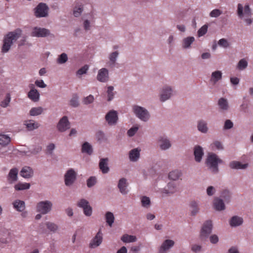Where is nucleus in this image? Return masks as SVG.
<instances>
[{
	"instance_id": "nucleus-25",
	"label": "nucleus",
	"mask_w": 253,
	"mask_h": 253,
	"mask_svg": "<svg viewBox=\"0 0 253 253\" xmlns=\"http://www.w3.org/2000/svg\"><path fill=\"white\" fill-rule=\"evenodd\" d=\"M229 166L232 169H245L248 167L249 164L248 163L243 164L240 162L233 161L229 163Z\"/></svg>"
},
{
	"instance_id": "nucleus-29",
	"label": "nucleus",
	"mask_w": 253,
	"mask_h": 253,
	"mask_svg": "<svg viewBox=\"0 0 253 253\" xmlns=\"http://www.w3.org/2000/svg\"><path fill=\"white\" fill-rule=\"evenodd\" d=\"M40 93L38 90L33 87L28 93V97L34 102H38L40 99Z\"/></svg>"
},
{
	"instance_id": "nucleus-60",
	"label": "nucleus",
	"mask_w": 253,
	"mask_h": 253,
	"mask_svg": "<svg viewBox=\"0 0 253 253\" xmlns=\"http://www.w3.org/2000/svg\"><path fill=\"white\" fill-rule=\"evenodd\" d=\"M218 44L219 46L224 48H227L229 46V43L225 39H221L219 40Z\"/></svg>"
},
{
	"instance_id": "nucleus-30",
	"label": "nucleus",
	"mask_w": 253,
	"mask_h": 253,
	"mask_svg": "<svg viewBox=\"0 0 253 253\" xmlns=\"http://www.w3.org/2000/svg\"><path fill=\"white\" fill-rule=\"evenodd\" d=\"M34 174L33 170L32 168L29 167H23L20 171V175L21 176L25 178H29L33 176Z\"/></svg>"
},
{
	"instance_id": "nucleus-49",
	"label": "nucleus",
	"mask_w": 253,
	"mask_h": 253,
	"mask_svg": "<svg viewBox=\"0 0 253 253\" xmlns=\"http://www.w3.org/2000/svg\"><path fill=\"white\" fill-rule=\"evenodd\" d=\"M68 60L67 54L65 53H62L59 55L56 62L58 64H62L66 63Z\"/></svg>"
},
{
	"instance_id": "nucleus-9",
	"label": "nucleus",
	"mask_w": 253,
	"mask_h": 253,
	"mask_svg": "<svg viewBox=\"0 0 253 253\" xmlns=\"http://www.w3.org/2000/svg\"><path fill=\"white\" fill-rule=\"evenodd\" d=\"M52 206V202L48 200L40 202L37 205V211L42 214H47L51 211Z\"/></svg>"
},
{
	"instance_id": "nucleus-37",
	"label": "nucleus",
	"mask_w": 253,
	"mask_h": 253,
	"mask_svg": "<svg viewBox=\"0 0 253 253\" xmlns=\"http://www.w3.org/2000/svg\"><path fill=\"white\" fill-rule=\"evenodd\" d=\"M13 205L14 208L18 211H23L25 209V202L23 201L16 200Z\"/></svg>"
},
{
	"instance_id": "nucleus-54",
	"label": "nucleus",
	"mask_w": 253,
	"mask_h": 253,
	"mask_svg": "<svg viewBox=\"0 0 253 253\" xmlns=\"http://www.w3.org/2000/svg\"><path fill=\"white\" fill-rule=\"evenodd\" d=\"M211 146L212 149H214V148L218 150H221L223 149V147L221 143V142L216 140L214 141L211 144Z\"/></svg>"
},
{
	"instance_id": "nucleus-41",
	"label": "nucleus",
	"mask_w": 253,
	"mask_h": 253,
	"mask_svg": "<svg viewBox=\"0 0 253 253\" xmlns=\"http://www.w3.org/2000/svg\"><path fill=\"white\" fill-rule=\"evenodd\" d=\"M30 184L29 183H21L19 182L14 185V188L16 191H21L29 189L30 187Z\"/></svg>"
},
{
	"instance_id": "nucleus-20",
	"label": "nucleus",
	"mask_w": 253,
	"mask_h": 253,
	"mask_svg": "<svg viewBox=\"0 0 253 253\" xmlns=\"http://www.w3.org/2000/svg\"><path fill=\"white\" fill-rule=\"evenodd\" d=\"M109 159L108 158H101L99 163V168L103 174L108 173L110 168L108 166Z\"/></svg>"
},
{
	"instance_id": "nucleus-32",
	"label": "nucleus",
	"mask_w": 253,
	"mask_h": 253,
	"mask_svg": "<svg viewBox=\"0 0 253 253\" xmlns=\"http://www.w3.org/2000/svg\"><path fill=\"white\" fill-rule=\"evenodd\" d=\"M222 73L220 71L213 72L211 75L210 81L215 84L218 81L222 79Z\"/></svg>"
},
{
	"instance_id": "nucleus-22",
	"label": "nucleus",
	"mask_w": 253,
	"mask_h": 253,
	"mask_svg": "<svg viewBox=\"0 0 253 253\" xmlns=\"http://www.w3.org/2000/svg\"><path fill=\"white\" fill-rule=\"evenodd\" d=\"M127 183L126 178H122L119 180L118 187L119 189L120 192L122 194L126 195L127 193Z\"/></svg>"
},
{
	"instance_id": "nucleus-1",
	"label": "nucleus",
	"mask_w": 253,
	"mask_h": 253,
	"mask_svg": "<svg viewBox=\"0 0 253 253\" xmlns=\"http://www.w3.org/2000/svg\"><path fill=\"white\" fill-rule=\"evenodd\" d=\"M237 14L239 18L244 20L248 25H250L253 22L252 12L250 5L246 4L244 6L241 3L237 5Z\"/></svg>"
},
{
	"instance_id": "nucleus-4",
	"label": "nucleus",
	"mask_w": 253,
	"mask_h": 253,
	"mask_svg": "<svg viewBox=\"0 0 253 253\" xmlns=\"http://www.w3.org/2000/svg\"><path fill=\"white\" fill-rule=\"evenodd\" d=\"M132 111L135 116L142 121L147 122L150 117L148 111L143 107L136 105H133Z\"/></svg>"
},
{
	"instance_id": "nucleus-11",
	"label": "nucleus",
	"mask_w": 253,
	"mask_h": 253,
	"mask_svg": "<svg viewBox=\"0 0 253 253\" xmlns=\"http://www.w3.org/2000/svg\"><path fill=\"white\" fill-rule=\"evenodd\" d=\"M78 207L83 210L84 213L86 216H90L92 213V208L88 201L85 199H80L77 204Z\"/></svg>"
},
{
	"instance_id": "nucleus-55",
	"label": "nucleus",
	"mask_w": 253,
	"mask_h": 253,
	"mask_svg": "<svg viewBox=\"0 0 253 253\" xmlns=\"http://www.w3.org/2000/svg\"><path fill=\"white\" fill-rule=\"evenodd\" d=\"M222 11L219 9H214L210 13V16L211 17L216 18L222 14Z\"/></svg>"
},
{
	"instance_id": "nucleus-64",
	"label": "nucleus",
	"mask_w": 253,
	"mask_h": 253,
	"mask_svg": "<svg viewBox=\"0 0 253 253\" xmlns=\"http://www.w3.org/2000/svg\"><path fill=\"white\" fill-rule=\"evenodd\" d=\"M209 237L210 238V241L211 243L212 244H215L219 241L218 237L216 235H215V234L212 235Z\"/></svg>"
},
{
	"instance_id": "nucleus-24",
	"label": "nucleus",
	"mask_w": 253,
	"mask_h": 253,
	"mask_svg": "<svg viewBox=\"0 0 253 253\" xmlns=\"http://www.w3.org/2000/svg\"><path fill=\"white\" fill-rule=\"evenodd\" d=\"M140 151L138 148L131 150L129 152V160L133 162H137L140 158Z\"/></svg>"
},
{
	"instance_id": "nucleus-46",
	"label": "nucleus",
	"mask_w": 253,
	"mask_h": 253,
	"mask_svg": "<svg viewBox=\"0 0 253 253\" xmlns=\"http://www.w3.org/2000/svg\"><path fill=\"white\" fill-rule=\"evenodd\" d=\"M141 205L145 208H149L151 205V201L149 197L147 196H142L141 198Z\"/></svg>"
},
{
	"instance_id": "nucleus-50",
	"label": "nucleus",
	"mask_w": 253,
	"mask_h": 253,
	"mask_svg": "<svg viewBox=\"0 0 253 253\" xmlns=\"http://www.w3.org/2000/svg\"><path fill=\"white\" fill-rule=\"evenodd\" d=\"M47 228L51 232H55L58 229V226L54 223L46 222L45 223Z\"/></svg>"
},
{
	"instance_id": "nucleus-8",
	"label": "nucleus",
	"mask_w": 253,
	"mask_h": 253,
	"mask_svg": "<svg viewBox=\"0 0 253 253\" xmlns=\"http://www.w3.org/2000/svg\"><path fill=\"white\" fill-rule=\"evenodd\" d=\"M173 88L169 85H165L161 89L160 93V100L162 102L169 99L173 95Z\"/></svg>"
},
{
	"instance_id": "nucleus-2",
	"label": "nucleus",
	"mask_w": 253,
	"mask_h": 253,
	"mask_svg": "<svg viewBox=\"0 0 253 253\" xmlns=\"http://www.w3.org/2000/svg\"><path fill=\"white\" fill-rule=\"evenodd\" d=\"M22 31L20 29L8 33L4 37L1 51L6 53L8 51L11 46L15 41L18 39L21 35Z\"/></svg>"
},
{
	"instance_id": "nucleus-7",
	"label": "nucleus",
	"mask_w": 253,
	"mask_h": 253,
	"mask_svg": "<svg viewBox=\"0 0 253 253\" xmlns=\"http://www.w3.org/2000/svg\"><path fill=\"white\" fill-rule=\"evenodd\" d=\"M212 228L211 220H208L204 223L200 232V238L202 240H206L209 238L212 232Z\"/></svg>"
},
{
	"instance_id": "nucleus-5",
	"label": "nucleus",
	"mask_w": 253,
	"mask_h": 253,
	"mask_svg": "<svg viewBox=\"0 0 253 253\" xmlns=\"http://www.w3.org/2000/svg\"><path fill=\"white\" fill-rule=\"evenodd\" d=\"M49 8L43 2L39 3L34 9V15L37 18L47 17L49 15Z\"/></svg>"
},
{
	"instance_id": "nucleus-39",
	"label": "nucleus",
	"mask_w": 253,
	"mask_h": 253,
	"mask_svg": "<svg viewBox=\"0 0 253 253\" xmlns=\"http://www.w3.org/2000/svg\"><path fill=\"white\" fill-rule=\"evenodd\" d=\"M190 207L191 208V214L195 216L199 211V204L198 202L193 201L190 203Z\"/></svg>"
},
{
	"instance_id": "nucleus-53",
	"label": "nucleus",
	"mask_w": 253,
	"mask_h": 253,
	"mask_svg": "<svg viewBox=\"0 0 253 253\" xmlns=\"http://www.w3.org/2000/svg\"><path fill=\"white\" fill-rule=\"evenodd\" d=\"M221 196L224 199L225 202H229L231 198V194L229 190H225L222 192Z\"/></svg>"
},
{
	"instance_id": "nucleus-18",
	"label": "nucleus",
	"mask_w": 253,
	"mask_h": 253,
	"mask_svg": "<svg viewBox=\"0 0 253 253\" xmlns=\"http://www.w3.org/2000/svg\"><path fill=\"white\" fill-rule=\"evenodd\" d=\"M177 190L176 184L173 182H169L166 187L162 189L161 192L166 195H171L175 193Z\"/></svg>"
},
{
	"instance_id": "nucleus-47",
	"label": "nucleus",
	"mask_w": 253,
	"mask_h": 253,
	"mask_svg": "<svg viewBox=\"0 0 253 253\" xmlns=\"http://www.w3.org/2000/svg\"><path fill=\"white\" fill-rule=\"evenodd\" d=\"M70 105L72 107L76 108L79 106V96L77 94H74L70 100Z\"/></svg>"
},
{
	"instance_id": "nucleus-3",
	"label": "nucleus",
	"mask_w": 253,
	"mask_h": 253,
	"mask_svg": "<svg viewBox=\"0 0 253 253\" xmlns=\"http://www.w3.org/2000/svg\"><path fill=\"white\" fill-rule=\"evenodd\" d=\"M223 161L219 158L218 156L213 153H209L208 155L206 164L208 169L214 174L219 171L218 164H222Z\"/></svg>"
},
{
	"instance_id": "nucleus-52",
	"label": "nucleus",
	"mask_w": 253,
	"mask_h": 253,
	"mask_svg": "<svg viewBox=\"0 0 253 253\" xmlns=\"http://www.w3.org/2000/svg\"><path fill=\"white\" fill-rule=\"evenodd\" d=\"M11 96L10 93H8L6 94L5 98L1 102L0 106L3 108L7 107L10 102Z\"/></svg>"
},
{
	"instance_id": "nucleus-6",
	"label": "nucleus",
	"mask_w": 253,
	"mask_h": 253,
	"mask_svg": "<svg viewBox=\"0 0 253 253\" xmlns=\"http://www.w3.org/2000/svg\"><path fill=\"white\" fill-rule=\"evenodd\" d=\"M32 37L37 38H45L47 37H54V35L51 34L50 30L45 28L35 27L33 28L31 33Z\"/></svg>"
},
{
	"instance_id": "nucleus-62",
	"label": "nucleus",
	"mask_w": 253,
	"mask_h": 253,
	"mask_svg": "<svg viewBox=\"0 0 253 253\" xmlns=\"http://www.w3.org/2000/svg\"><path fill=\"white\" fill-rule=\"evenodd\" d=\"M88 69V66L85 65L78 70L77 74L79 75L84 74L86 73Z\"/></svg>"
},
{
	"instance_id": "nucleus-26",
	"label": "nucleus",
	"mask_w": 253,
	"mask_h": 253,
	"mask_svg": "<svg viewBox=\"0 0 253 253\" xmlns=\"http://www.w3.org/2000/svg\"><path fill=\"white\" fill-rule=\"evenodd\" d=\"M119 55V52L118 51H114L109 55V61L107 63L109 67L113 68L115 66Z\"/></svg>"
},
{
	"instance_id": "nucleus-23",
	"label": "nucleus",
	"mask_w": 253,
	"mask_h": 253,
	"mask_svg": "<svg viewBox=\"0 0 253 253\" xmlns=\"http://www.w3.org/2000/svg\"><path fill=\"white\" fill-rule=\"evenodd\" d=\"M213 205L214 209L217 211H223L225 209V206L223 200L217 197L214 198Z\"/></svg>"
},
{
	"instance_id": "nucleus-35",
	"label": "nucleus",
	"mask_w": 253,
	"mask_h": 253,
	"mask_svg": "<svg viewBox=\"0 0 253 253\" xmlns=\"http://www.w3.org/2000/svg\"><path fill=\"white\" fill-rule=\"evenodd\" d=\"M195 41V38L193 37H188L182 40V47L185 49L190 47L191 44Z\"/></svg>"
},
{
	"instance_id": "nucleus-10",
	"label": "nucleus",
	"mask_w": 253,
	"mask_h": 253,
	"mask_svg": "<svg viewBox=\"0 0 253 253\" xmlns=\"http://www.w3.org/2000/svg\"><path fill=\"white\" fill-rule=\"evenodd\" d=\"M160 149L163 151L169 149L171 147V143L169 137L165 135L159 136L157 140Z\"/></svg>"
},
{
	"instance_id": "nucleus-28",
	"label": "nucleus",
	"mask_w": 253,
	"mask_h": 253,
	"mask_svg": "<svg viewBox=\"0 0 253 253\" xmlns=\"http://www.w3.org/2000/svg\"><path fill=\"white\" fill-rule=\"evenodd\" d=\"M198 130L203 133H207L209 130L207 122L204 120H200L197 123Z\"/></svg>"
},
{
	"instance_id": "nucleus-33",
	"label": "nucleus",
	"mask_w": 253,
	"mask_h": 253,
	"mask_svg": "<svg viewBox=\"0 0 253 253\" xmlns=\"http://www.w3.org/2000/svg\"><path fill=\"white\" fill-rule=\"evenodd\" d=\"M81 151L83 153L91 155L93 153L92 146L88 142H85L82 145Z\"/></svg>"
},
{
	"instance_id": "nucleus-15",
	"label": "nucleus",
	"mask_w": 253,
	"mask_h": 253,
	"mask_svg": "<svg viewBox=\"0 0 253 253\" xmlns=\"http://www.w3.org/2000/svg\"><path fill=\"white\" fill-rule=\"evenodd\" d=\"M97 80L101 83H106L109 80V71L105 68L99 70L96 77Z\"/></svg>"
},
{
	"instance_id": "nucleus-38",
	"label": "nucleus",
	"mask_w": 253,
	"mask_h": 253,
	"mask_svg": "<svg viewBox=\"0 0 253 253\" xmlns=\"http://www.w3.org/2000/svg\"><path fill=\"white\" fill-rule=\"evenodd\" d=\"M182 175L181 172L177 169L174 170L169 173V177L173 181L178 180Z\"/></svg>"
},
{
	"instance_id": "nucleus-57",
	"label": "nucleus",
	"mask_w": 253,
	"mask_h": 253,
	"mask_svg": "<svg viewBox=\"0 0 253 253\" xmlns=\"http://www.w3.org/2000/svg\"><path fill=\"white\" fill-rule=\"evenodd\" d=\"M208 27L207 25H204L201 28H200V29L198 31V36L200 37L206 34L208 31Z\"/></svg>"
},
{
	"instance_id": "nucleus-17",
	"label": "nucleus",
	"mask_w": 253,
	"mask_h": 253,
	"mask_svg": "<svg viewBox=\"0 0 253 253\" xmlns=\"http://www.w3.org/2000/svg\"><path fill=\"white\" fill-rule=\"evenodd\" d=\"M102 234L100 230L95 236L91 240L89 243V247L94 249L98 247L102 242Z\"/></svg>"
},
{
	"instance_id": "nucleus-61",
	"label": "nucleus",
	"mask_w": 253,
	"mask_h": 253,
	"mask_svg": "<svg viewBox=\"0 0 253 253\" xmlns=\"http://www.w3.org/2000/svg\"><path fill=\"white\" fill-rule=\"evenodd\" d=\"M138 130V127L137 126H133L130 128L127 131V135L129 137H132L136 133V132Z\"/></svg>"
},
{
	"instance_id": "nucleus-21",
	"label": "nucleus",
	"mask_w": 253,
	"mask_h": 253,
	"mask_svg": "<svg viewBox=\"0 0 253 253\" xmlns=\"http://www.w3.org/2000/svg\"><path fill=\"white\" fill-rule=\"evenodd\" d=\"M204 154V151L201 146L200 145H196L194 147V155L196 162L198 163L201 162Z\"/></svg>"
},
{
	"instance_id": "nucleus-34",
	"label": "nucleus",
	"mask_w": 253,
	"mask_h": 253,
	"mask_svg": "<svg viewBox=\"0 0 253 253\" xmlns=\"http://www.w3.org/2000/svg\"><path fill=\"white\" fill-rule=\"evenodd\" d=\"M83 10V5L78 3L73 8V14L75 17H79L81 15Z\"/></svg>"
},
{
	"instance_id": "nucleus-13",
	"label": "nucleus",
	"mask_w": 253,
	"mask_h": 253,
	"mask_svg": "<svg viewBox=\"0 0 253 253\" xmlns=\"http://www.w3.org/2000/svg\"><path fill=\"white\" fill-rule=\"evenodd\" d=\"M105 120L109 126L115 125L118 120L117 111L115 110L109 111L105 116Z\"/></svg>"
},
{
	"instance_id": "nucleus-48",
	"label": "nucleus",
	"mask_w": 253,
	"mask_h": 253,
	"mask_svg": "<svg viewBox=\"0 0 253 253\" xmlns=\"http://www.w3.org/2000/svg\"><path fill=\"white\" fill-rule=\"evenodd\" d=\"M114 87L113 86H109L107 87V101H111L114 97L115 93L114 92Z\"/></svg>"
},
{
	"instance_id": "nucleus-40",
	"label": "nucleus",
	"mask_w": 253,
	"mask_h": 253,
	"mask_svg": "<svg viewBox=\"0 0 253 253\" xmlns=\"http://www.w3.org/2000/svg\"><path fill=\"white\" fill-rule=\"evenodd\" d=\"M11 139L7 135L0 134V145L2 146L7 145L10 142Z\"/></svg>"
},
{
	"instance_id": "nucleus-44",
	"label": "nucleus",
	"mask_w": 253,
	"mask_h": 253,
	"mask_svg": "<svg viewBox=\"0 0 253 253\" xmlns=\"http://www.w3.org/2000/svg\"><path fill=\"white\" fill-rule=\"evenodd\" d=\"M105 219L107 224L111 227L115 220L113 213L110 211H107L105 214Z\"/></svg>"
},
{
	"instance_id": "nucleus-58",
	"label": "nucleus",
	"mask_w": 253,
	"mask_h": 253,
	"mask_svg": "<svg viewBox=\"0 0 253 253\" xmlns=\"http://www.w3.org/2000/svg\"><path fill=\"white\" fill-rule=\"evenodd\" d=\"M233 127V123L230 120H226L224 124L223 129L225 130L229 129Z\"/></svg>"
},
{
	"instance_id": "nucleus-43",
	"label": "nucleus",
	"mask_w": 253,
	"mask_h": 253,
	"mask_svg": "<svg viewBox=\"0 0 253 253\" xmlns=\"http://www.w3.org/2000/svg\"><path fill=\"white\" fill-rule=\"evenodd\" d=\"M43 109L42 107H37L32 108L29 112L32 116H36L42 114L43 113Z\"/></svg>"
},
{
	"instance_id": "nucleus-59",
	"label": "nucleus",
	"mask_w": 253,
	"mask_h": 253,
	"mask_svg": "<svg viewBox=\"0 0 253 253\" xmlns=\"http://www.w3.org/2000/svg\"><path fill=\"white\" fill-rule=\"evenodd\" d=\"M191 251L195 253H198L202 252V247L197 244H193L191 246Z\"/></svg>"
},
{
	"instance_id": "nucleus-42",
	"label": "nucleus",
	"mask_w": 253,
	"mask_h": 253,
	"mask_svg": "<svg viewBox=\"0 0 253 253\" xmlns=\"http://www.w3.org/2000/svg\"><path fill=\"white\" fill-rule=\"evenodd\" d=\"M137 240L135 236L125 234L121 237V240L124 243H131L135 242Z\"/></svg>"
},
{
	"instance_id": "nucleus-16",
	"label": "nucleus",
	"mask_w": 253,
	"mask_h": 253,
	"mask_svg": "<svg viewBox=\"0 0 253 253\" xmlns=\"http://www.w3.org/2000/svg\"><path fill=\"white\" fill-rule=\"evenodd\" d=\"M174 241L170 239L165 240L159 248L158 253H167L174 245Z\"/></svg>"
},
{
	"instance_id": "nucleus-12",
	"label": "nucleus",
	"mask_w": 253,
	"mask_h": 253,
	"mask_svg": "<svg viewBox=\"0 0 253 253\" xmlns=\"http://www.w3.org/2000/svg\"><path fill=\"white\" fill-rule=\"evenodd\" d=\"M77 178V173L73 169H69L64 175L65 184L70 186L73 184Z\"/></svg>"
},
{
	"instance_id": "nucleus-14",
	"label": "nucleus",
	"mask_w": 253,
	"mask_h": 253,
	"mask_svg": "<svg viewBox=\"0 0 253 253\" xmlns=\"http://www.w3.org/2000/svg\"><path fill=\"white\" fill-rule=\"evenodd\" d=\"M70 127V123L67 116H63L57 124V128L60 132L65 131Z\"/></svg>"
},
{
	"instance_id": "nucleus-63",
	"label": "nucleus",
	"mask_w": 253,
	"mask_h": 253,
	"mask_svg": "<svg viewBox=\"0 0 253 253\" xmlns=\"http://www.w3.org/2000/svg\"><path fill=\"white\" fill-rule=\"evenodd\" d=\"M215 192V189L212 186H209L207 189V195L209 196H212Z\"/></svg>"
},
{
	"instance_id": "nucleus-56",
	"label": "nucleus",
	"mask_w": 253,
	"mask_h": 253,
	"mask_svg": "<svg viewBox=\"0 0 253 253\" xmlns=\"http://www.w3.org/2000/svg\"><path fill=\"white\" fill-rule=\"evenodd\" d=\"M94 98L93 95H89L84 97L83 100V103L85 105H88L92 103L94 101Z\"/></svg>"
},
{
	"instance_id": "nucleus-36",
	"label": "nucleus",
	"mask_w": 253,
	"mask_h": 253,
	"mask_svg": "<svg viewBox=\"0 0 253 253\" xmlns=\"http://www.w3.org/2000/svg\"><path fill=\"white\" fill-rule=\"evenodd\" d=\"M25 125L27 128L30 131L37 129L40 126V124L33 120L27 121Z\"/></svg>"
},
{
	"instance_id": "nucleus-45",
	"label": "nucleus",
	"mask_w": 253,
	"mask_h": 253,
	"mask_svg": "<svg viewBox=\"0 0 253 253\" xmlns=\"http://www.w3.org/2000/svg\"><path fill=\"white\" fill-rule=\"evenodd\" d=\"M248 63L247 60L245 58L241 59L238 63L237 65V69L239 70H244L248 66Z\"/></svg>"
},
{
	"instance_id": "nucleus-19",
	"label": "nucleus",
	"mask_w": 253,
	"mask_h": 253,
	"mask_svg": "<svg viewBox=\"0 0 253 253\" xmlns=\"http://www.w3.org/2000/svg\"><path fill=\"white\" fill-rule=\"evenodd\" d=\"M19 170L17 168L11 169L7 176V180L9 183L12 184L18 180V174Z\"/></svg>"
},
{
	"instance_id": "nucleus-51",
	"label": "nucleus",
	"mask_w": 253,
	"mask_h": 253,
	"mask_svg": "<svg viewBox=\"0 0 253 253\" xmlns=\"http://www.w3.org/2000/svg\"><path fill=\"white\" fill-rule=\"evenodd\" d=\"M97 183V178L95 176H90L86 180V185L88 188L94 186Z\"/></svg>"
},
{
	"instance_id": "nucleus-27",
	"label": "nucleus",
	"mask_w": 253,
	"mask_h": 253,
	"mask_svg": "<svg viewBox=\"0 0 253 253\" xmlns=\"http://www.w3.org/2000/svg\"><path fill=\"white\" fill-rule=\"evenodd\" d=\"M229 224L232 227H236L241 225L243 223V218L237 215L232 216L230 219Z\"/></svg>"
},
{
	"instance_id": "nucleus-31",
	"label": "nucleus",
	"mask_w": 253,
	"mask_h": 253,
	"mask_svg": "<svg viewBox=\"0 0 253 253\" xmlns=\"http://www.w3.org/2000/svg\"><path fill=\"white\" fill-rule=\"evenodd\" d=\"M217 104L219 109L222 111H227L229 108L227 99L223 97L218 99Z\"/></svg>"
}]
</instances>
